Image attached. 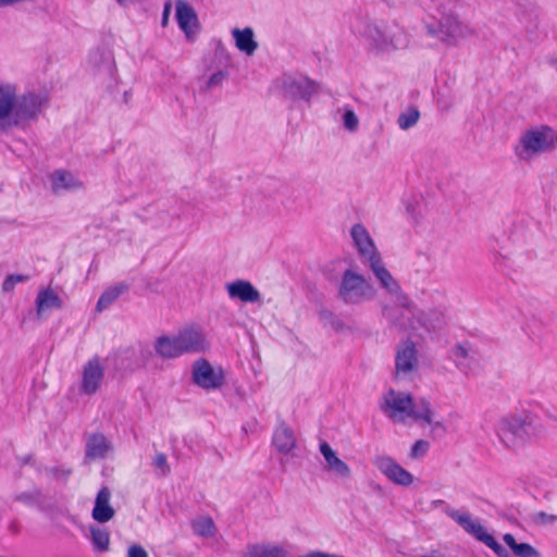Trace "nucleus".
<instances>
[{"mask_svg":"<svg viewBox=\"0 0 557 557\" xmlns=\"http://www.w3.org/2000/svg\"><path fill=\"white\" fill-rule=\"evenodd\" d=\"M382 412L395 422L404 423L408 418L416 421H424L435 428H442L441 422H434V411L426 399L413 403L409 393L389 389L386 392L380 405Z\"/></svg>","mask_w":557,"mask_h":557,"instance_id":"f257e3e1","label":"nucleus"},{"mask_svg":"<svg viewBox=\"0 0 557 557\" xmlns=\"http://www.w3.org/2000/svg\"><path fill=\"white\" fill-rule=\"evenodd\" d=\"M533 432V418L528 413L504 416L496 425L497 437L509 449L522 446L530 440Z\"/></svg>","mask_w":557,"mask_h":557,"instance_id":"f03ea898","label":"nucleus"},{"mask_svg":"<svg viewBox=\"0 0 557 557\" xmlns=\"http://www.w3.org/2000/svg\"><path fill=\"white\" fill-rule=\"evenodd\" d=\"M557 147V132L547 125H541L525 131L516 147L519 159L529 161L535 156Z\"/></svg>","mask_w":557,"mask_h":557,"instance_id":"7ed1b4c3","label":"nucleus"},{"mask_svg":"<svg viewBox=\"0 0 557 557\" xmlns=\"http://www.w3.org/2000/svg\"><path fill=\"white\" fill-rule=\"evenodd\" d=\"M375 295L376 289L362 274L351 269L343 272L337 288V297L345 305H361L374 299Z\"/></svg>","mask_w":557,"mask_h":557,"instance_id":"20e7f679","label":"nucleus"},{"mask_svg":"<svg viewBox=\"0 0 557 557\" xmlns=\"http://www.w3.org/2000/svg\"><path fill=\"white\" fill-rule=\"evenodd\" d=\"M445 513L457 522L467 533L490 547L497 557H511L509 552L503 547L479 521L473 520L469 513L461 512L450 507L445 509Z\"/></svg>","mask_w":557,"mask_h":557,"instance_id":"39448f33","label":"nucleus"},{"mask_svg":"<svg viewBox=\"0 0 557 557\" xmlns=\"http://www.w3.org/2000/svg\"><path fill=\"white\" fill-rule=\"evenodd\" d=\"M358 32L379 51L396 50L403 45L387 32L384 23L374 20L369 13L360 16Z\"/></svg>","mask_w":557,"mask_h":557,"instance_id":"423d86ee","label":"nucleus"},{"mask_svg":"<svg viewBox=\"0 0 557 557\" xmlns=\"http://www.w3.org/2000/svg\"><path fill=\"white\" fill-rule=\"evenodd\" d=\"M395 299V305H385L382 308L384 319L392 326L401 331L416 330L417 326L412 320V318L417 315L413 302L406 294H400L396 296Z\"/></svg>","mask_w":557,"mask_h":557,"instance_id":"0eeeda50","label":"nucleus"},{"mask_svg":"<svg viewBox=\"0 0 557 557\" xmlns=\"http://www.w3.org/2000/svg\"><path fill=\"white\" fill-rule=\"evenodd\" d=\"M191 379L195 385L206 391L220 389L225 383L223 369L213 367L206 359H199L193 363Z\"/></svg>","mask_w":557,"mask_h":557,"instance_id":"6e6552de","label":"nucleus"},{"mask_svg":"<svg viewBox=\"0 0 557 557\" xmlns=\"http://www.w3.org/2000/svg\"><path fill=\"white\" fill-rule=\"evenodd\" d=\"M372 462L392 483L399 486H410L413 483V475L391 456L375 455Z\"/></svg>","mask_w":557,"mask_h":557,"instance_id":"1a4fd4ad","label":"nucleus"},{"mask_svg":"<svg viewBox=\"0 0 557 557\" xmlns=\"http://www.w3.org/2000/svg\"><path fill=\"white\" fill-rule=\"evenodd\" d=\"M419 367L418 350L411 339L400 342L396 347L395 369L396 376H407Z\"/></svg>","mask_w":557,"mask_h":557,"instance_id":"9d476101","label":"nucleus"},{"mask_svg":"<svg viewBox=\"0 0 557 557\" xmlns=\"http://www.w3.org/2000/svg\"><path fill=\"white\" fill-rule=\"evenodd\" d=\"M350 236L364 263H370L374 261V259L381 258L370 233L362 224L358 223L352 225Z\"/></svg>","mask_w":557,"mask_h":557,"instance_id":"9b49d317","label":"nucleus"},{"mask_svg":"<svg viewBox=\"0 0 557 557\" xmlns=\"http://www.w3.org/2000/svg\"><path fill=\"white\" fill-rule=\"evenodd\" d=\"M42 103V98L35 94H26L18 98L15 96V107L13 111L14 126L36 117L41 110Z\"/></svg>","mask_w":557,"mask_h":557,"instance_id":"f8f14e48","label":"nucleus"},{"mask_svg":"<svg viewBox=\"0 0 557 557\" xmlns=\"http://www.w3.org/2000/svg\"><path fill=\"white\" fill-rule=\"evenodd\" d=\"M104 376V368L99 357H94L84 366L82 373L81 391L92 395L101 386Z\"/></svg>","mask_w":557,"mask_h":557,"instance_id":"ddd939ff","label":"nucleus"},{"mask_svg":"<svg viewBox=\"0 0 557 557\" xmlns=\"http://www.w3.org/2000/svg\"><path fill=\"white\" fill-rule=\"evenodd\" d=\"M282 89L284 95L292 99L309 100L317 92L315 84L306 77L284 76Z\"/></svg>","mask_w":557,"mask_h":557,"instance_id":"4468645a","label":"nucleus"},{"mask_svg":"<svg viewBox=\"0 0 557 557\" xmlns=\"http://www.w3.org/2000/svg\"><path fill=\"white\" fill-rule=\"evenodd\" d=\"M15 107V86L0 85V132H7L14 126L13 111Z\"/></svg>","mask_w":557,"mask_h":557,"instance_id":"2eb2a0df","label":"nucleus"},{"mask_svg":"<svg viewBox=\"0 0 557 557\" xmlns=\"http://www.w3.org/2000/svg\"><path fill=\"white\" fill-rule=\"evenodd\" d=\"M176 336L183 354L203 351L209 347L205 334L197 327H187Z\"/></svg>","mask_w":557,"mask_h":557,"instance_id":"dca6fc26","label":"nucleus"},{"mask_svg":"<svg viewBox=\"0 0 557 557\" xmlns=\"http://www.w3.org/2000/svg\"><path fill=\"white\" fill-rule=\"evenodd\" d=\"M225 288L231 299H238L249 304L259 302L261 300L259 290L249 281L236 280L227 283Z\"/></svg>","mask_w":557,"mask_h":557,"instance_id":"f3484780","label":"nucleus"},{"mask_svg":"<svg viewBox=\"0 0 557 557\" xmlns=\"http://www.w3.org/2000/svg\"><path fill=\"white\" fill-rule=\"evenodd\" d=\"M369 268L373 272L376 281L381 287L384 288L388 294L398 296L404 294L399 283L393 277L391 272L385 268L382 258L374 259V261L368 263Z\"/></svg>","mask_w":557,"mask_h":557,"instance_id":"a211bd4d","label":"nucleus"},{"mask_svg":"<svg viewBox=\"0 0 557 557\" xmlns=\"http://www.w3.org/2000/svg\"><path fill=\"white\" fill-rule=\"evenodd\" d=\"M113 449L111 442L100 433L90 434L86 440L85 459H104Z\"/></svg>","mask_w":557,"mask_h":557,"instance_id":"6ab92c4d","label":"nucleus"},{"mask_svg":"<svg viewBox=\"0 0 557 557\" xmlns=\"http://www.w3.org/2000/svg\"><path fill=\"white\" fill-rule=\"evenodd\" d=\"M320 453L324 457L327 468L332 473L343 480H349L351 478L350 467L337 457L336 453L326 442L320 444Z\"/></svg>","mask_w":557,"mask_h":557,"instance_id":"aec40b11","label":"nucleus"},{"mask_svg":"<svg viewBox=\"0 0 557 557\" xmlns=\"http://www.w3.org/2000/svg\"><path fill=\"white\" fill-rule=\"evenodd\" d=\"M111 492L109 487L103 486L97 494L95 506L91 512L94 520L99 523H106L114 517V509L110 505Z\"/></svg>","mask_w":557,"mask_h":557,"instance_id":"412c9836","label":"nucleus"},{"mask_svg":"<svg viewBox=\"0 0 557 557\" xmlns=\"http://www.w3.org/2000/svg\"><path fill=\"white\" fill-rule=\"evenodd\" d=\"M89 63L98 74L113 78L115 63L113 55L108 50L97 49L89 54Z\"/></svg>","mask_w":557,"mask_h":557,"instance_id":"4be33fe9","label":"nucleus"},{"mask_svg":"<svg viewBox=\"0 0 557 557\" xmlns=\"http://www.w3.org/2000/svg\"><path fill=\"white\" fill-rule=\"evenodd\" d=\"M272 443L278 453L284 455L292 454L296 447L294 431L285 423H281L273 433Z\"/></svg>","mask_w":557,"mask_h":557,"instance_id":"5701e85b","label":"nucleus"},{"mask_svg":"<svg viewBox=\"0 0 557 557\" xmlns=\"http://www.w3.org/2000/svg\"><path fill=\"white\" fill-rule=\"evenodd\" d=\"M417 321L428 332L440 330L445 324V310L441 307L417 312Z\"/></svg>","mask_w":557,"mask_h":557,"instance_id":"b1692460","label":"nucleus"},{"mask_svg":"<svg viewBox=\"0 0 557 557\" xmlns=\"http://www.w3.org/2000/svg\"><path fill=\"white\" fill-rule=\"evenodd\" d=\"M153 348L163 359H174L183 355L177 336H160L154 341Z\"/></svg>","mask_w":557,"mask_h":557,"instance_id":"393cba45","label":"nucleus"},{"mask_svg":"<svg viewBox=\"0 0 557 557\" xmlns=\"http://www.w3.org/2000/svg\"><path fill=\"white\" fill-rule=\"evenodd\" d=\"M176 20L180 28L188 37L193 26L197 25L198 18L194 9L183 0L176 2Z\"/></svg>","mask_w":557,"mask_h":557,"instance_id":"a878e982","label":"nucleus"},{"mask_svg":"<svg viewBox=\"0 0 557 557\" xmlns=\"http://www.w3.org/2000/svg\"><path fill=\"white\" fill-rule=\"evenodd\" d=\"M51 186L53 191L60 190H74L83 186L72 173L65 170H57L50 175Z\"/></svg>","mask_w":557,"mask_h":557,"instance_id":"bb28decb","label":"nucleus"},{"mask_svg":"<svg viewBox=\"0 0 557 557\" xmlns=\"http://www.w3.org/2000/svg\"><path fill=\"white\" fill-rule=\"evenodd\" d=\"M244 557H287V552L278 545L257 543L247 546Z\"/></svg>","mask_w":557,"mask_h":557,"instance_id":"cd10ccee","label":"nucleus"},{"mask_svg":"<svg viewBox=\"0 0 557 557\" xmlns=\"http://www.w3.org/2000/svg\"><path fill=\"white\" fill-rule=\"evenodd\" d=\"M232 35L238 50L247 55H252L258 48V42L253 38V30L250 27L244 29L234 28Z\"/></svg>","mask_w":557,"mask_h":557,"instance_id":"c85d7f7f","label":"nucleus"},{"mask_svg":"<svg viewBox=\"0 0 557 557\" xmlns=\"http://www.w3.org/2000/svg\"><path fill=\"white\" fill-rule=\"evenodd\" d=\"M62 306L61 298L52 289L40 290L36 298V311L38 318L51 309H59Z\"/></svg>","mask_w":557,"mask_h":557,"instance_id":"c756f323","label":"nucleus"},{"mask_svg":"<svg viewBox=\"0 0 557 557\" xmlns=\"http://www.w3.org/2000/svg\"><path fill=\"white\" fill-rule=\"evenodd\" d=\"M129 289V285L125 282L117 283L116 285L106 289L99 297L96 310L101 312L114 302L122 294Z\"/></svg>","mask_w":557,"mask_h":557,"instance_id":"7c9ffc66","label":"nucleus"},{"mask_svg":"<svg viewBox=\"0 0 557 557\" xmlns=\"http://www.w3.org/2000/svg\"><path fill=\"white\" fill-rule=\"evenodd\" d=\"M503 540L517 557H542L535 547L528 543H517L515 536L510 533H506Z\"/></svg>","mask_w":557,"mask_h":557,"instance_id":"2f4dec72","label":"nucleus"},{"mask_svg":"<svg viewBox=\"0 0 557 557\" xmlns=\"http://www.w3.org/2000/svg\"><path fill=\"white\" fill-rule=\"evenodd\" d=\"M318 317L325 327H330L335 332H343L346 330L344 321L332 310L321 307L318 310Z\"/></svg>","mask_w":557,"mask_h":557,"instance_id":"473e14b6","label":"nucleus"},{"mask_svg":"<svg viewBox=\"0 0 557 557\" xmlns=\"http://www.w3.org/2000/svg\"><path fill=\"white\" fill-rule=\"evenodd\" d=\"M191 529L201 537H212L215 534V525L210 517H199L193 520Z\"/></svg>","mask_w":557,"mask_h":557,"instance_id":"72a5a7b5","label":"nucleus"},{"mask_svg":"<svg viewBox=\"0 0 557 557\" xmlns=\"http://www.w3.org/2000/svg\"><path fill=\"white\" fill-rule=\"evenodd\" d=\"M91 542L94 547L99 552L109 550L110 546V534L107 530L98 527L90 528Z\"/></svg>","mask_w":557,"mask_h":557,"instance_id":"f704fd0d","label":"nucleus"},{"mask_svg":"<svg viewBox=\"0 0 557 557\" xmlns=\"http://www.w3.org/2000/svg\"><path fill=\"white\" fill-rule=\"evenodd\" d=\"M419 117L420 112L417 109L411 108L408 111L399 114L397 123L399 128L406 131L414 126L418 123Z\"/></svg>","mask_w":557,"mask_h":557,"instance_id":"c9c22d12","label":"nucleus"},{"mask_svg":"<svg viewBox=\"0 0 557 557\" xmlns=\"http://www.w3.org/2000/svg\"><path fill=\"white\" fill-rule=\"evenodd\" d=\"M342 120L346 131L354 133L359 128V119L352 109L344 108Z\"/></svg>","mask_w":557,"mask_h":557,"instance_id":"e433bc0d","label":"nucleus"},{"mask_svg":"<svg viewBox=\"0 0 557 557\" xmlns=\"http://www.w3.org/2000/svg\"><path fill=\"white\" fill-rule=\"evenodd\" d=\"M430 444L428 441L424 440H418L410 449L409 457L411 459H419L426 455L429 450Z\"/></svg>","mask_w":557,"mask_h":557,"instance_id":"4c0bfd02","label":"nucleus"},{"mask_svg":"<svg viewBox=\"0 0 557 557\" xmlns=\"http://www.w3.org/2000/svg\"><path fill=\"white\" fill-rule=\"evenodd\" d=\"M28 280V276L22 274H10L5 277L2 283V292L10 293L14 289L17 283H22Z\"/></svg>","mask_w":557,"mask_h":557,"instance_id":"58836bf2","label":"nucleus"},{"mask_svg":"<svg viewBox=\"0 0 557 557\" xmlns=\"http://www.w3.org/2000/svg\"><path fill=\"white\" fill-rule=\"evenodd\" d=\"M440 25L447 35H455L459 27L457 17L454 15H448L441 20Z\"/></svg>","mask_w":557,"mask_h":557,"instance_id":"ea45409f","label":"nucleus"},{"mask_svg":"<svg viewBox=\"0 0 557 557\" xmlns=\"http://www.w3.org/2000/svg\"><path fill=\"white\" fill-rule=\"evenodd\" d=\"M153 466L156 469L160 470V475L165 476L170 473V466L168 465V459L165 454L159 453L153 458Z\"/></svg>","mask_w":557,"mask_h":557,"instance_id":"a19ab883","label":"nucleus"},{"mask_svg":"<svg viewBox=\"0 0 557 557\" xmlns=\"http://www.w3.org/2000/svg\"><path fill=\"white\" fill-rule=\"evenodd\" d=\"M48 473L54 480L66 482L69 476L72 474V469L64 467H53L48 470Z\"/></svg>","mask_w":557,"mask_h":557,"instance_id":"79ce46f5","label":"nucleus"},{"mask_svg":"<svg viewBox=\"0 0 557 557\" xmlns=\"http://www.w3.org/2000/svg\"><path fill=\"white\" fill-rule=\"evenodd\" d=\"M533 520L537 524L547 525L555 523L557 521V516L549 515L544 511H539L534 513Z\"/></svg>","mask_w":557,"mask_h":557,"instance_id":"37998d69","label":"nucleus"},{"mask_svg":"<svg viewBox=\"0 0 557 557\" xmlns=\"http://www.w3.org/2000/svg\"><path fill=\"white\" fill-rule=\"evenodd\" d=\"M127 557H149V556L143 546H140L138 544H133L127 549Z\"/></svg>","mask_w":557,"mask_h":557,"instance_id":"c03bdc74","label":"nucleus"},{"mask_svg":"<svg viewBox=\"0 0 557 557\" xmlns=\"http://www.w3.org/2000/svg\"><path fill=\"white\" fill-rule=\"evenodd\" d=\"M224 78H225V73L222 71H219V72L212 74L207 83L208 88H212L214 86L220 85Z\"/></svg>","mask_w":557,"mask_h":557,"instance_id":"a18cd8bd","label":"nucleus"},{"mask_svg":"<svg viewBox=\"0 0 557 557\" xmlns=\"http://www.w3.org/2000/svg\"><path fill=\"white\" fill-rule=\"evenodd\" d=\"M468 348L462 344H458L453 348V356L456 359H466L468 357Z\"/></svg>","mask_w":557,"mask_h":557,"instance_id":"49530a36","label":"nucleus"},{"mask_svg":"<svg viewBox=\"0 0 557 557\" xmlns=\"http://www.w3.org/2000/svg\"><path fill=\"white\" fill-rule=\"evenodd\" d=\"M171 11H172V4H171L170 1H168V2L164 3L163 12H162L161 25L163 27H165L168 25V23H169Z\"/></svg>","mask_w":557,"mask_h":557,"instance_id":"de8ad7c7","label":"nucleus"},{"mask_svg":"<svg viewBox=\"0 0 557 557\" xmlns=\"http://www.w3.org/2000/svg\"><path fill=\"white\" fill-rule=\"evenodd\" d=\"M122 5H127L129 3L135 2L136 0H116Z\"/></svg>","mask_w":557,"mask_h":557,"instance_id":"09e8293b","label":"nucleus"},{"mask_svg":"<svg viewBox=\"0 0 557 557\" xmlns=\"http://www.w3.org/2000/svg\"><path fill=\"white\" fill-rule=\"evenodd\" d=\"M443 504H444V500H442V499H436V500H433V502H432V505H433L434 507H440V506H442Z\"/></svg>","mask_w":557,"mask_h":557,"instance_id":"8fccbe9b","label":"nucleus"}]
</instances>
